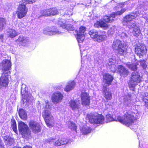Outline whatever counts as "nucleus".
Instances as JSON below:
<instances>
[{"mask_svg": "<svg viewBox=\"0 0 148 148\" xmlns=\"http://www.w3.org/2000/svg\"><path fill=\"white\" fill-rule=\"evenodd\" d=\"M12 127L13 131L15 133H16L17 132V128L16 123H14L12 125Z\"/></svg>", "mask_w": 148, "mask_h": 148, "instance_id": "47", "label": "nucleus"}, {"mask_svg": "<svg viewBox=\"0 0 148 148\" xmlns=\"http://www.w3.org/2000/svg\"><path fill=\"white\" fill-rule=\"evenodd\" d=\"M138 114L136 111L133 112L131 111L125 112L124 114L123 117L118 116L116 121H118L122 123L129 126L133 124L137 119Z\"/></svg>", "mask_w": 148, "mask_h": 148, "instance_id": "1", "label": "nucleus"}, {"mask_svg": "<svg viewBox=\"0 0 148 148\" xmlns=\"http://www.w3.org/2000/svg\"><path fill=\"white\" fill-rule=\"evenodd\" d=\"M103 96L107 100H111L112 98V93L108 88H107L105 86H103Z\"/></svg>", "mask_w": 148, "mask_h": 148, "instance_id": "20", "label": "nucleus"}, {"mask_svg": "<svg viewBox=\"0 0 148 148\" xmlns=\"http://www.w3.org/2000/svg\"><path fill=\"white\" fill-rule=\"evenodd\" d=\"M28 11V9L25 4H21L19 5L17 8L16 14L17 17L19 18H21L25 17Z\"/></svg>", "mask_w": 148, "mask_h": 148, "instance_id": "7", "label": "nucleus"}, {"mask_svg": "<svg viewBox=\"0 0 148 148\" xmlns=\"http://www.w3.org/2000/svg\"><path fill=\"white\" fill-rule=\"evenodd\" d=\"M82 133L84 134H87L91 132V129L88 127L84 126L80 129Z\"/></svg>", "mask_w": 148, "mask_h": 148, "instance_id": "31", "label": "nucleus"}, {"mask_svg": "<svg viewBox=\"0 0 148 148\" xmlns=\"http://www.w3.org/2000/svg\"><path fill=\"white\" fill-rule=\"evenodd\" d=\"M126 11L125 9H122L120 11H118L116 12L112 13L111 14V17L105 16L104 17L103 19L106 22H111L113 20L112 18L115 17L117 15H121Z\"/></svg>", "mask_w": 148, "mask_h": 148, "instance_id": "11", "label": "nucleus"}, {"mask_svg": "<svg viewBox=\"0 0 148 148\" xmlns=\"http://www.w3.org/2000/svg\"><path fill=\"white\" fill-rule=\"evenodd\" d=\"M35 0H22V4L26 5L27 4H32L35 2Z\"/></svg>", "mask_w": 148, "mask_h": 148, "instance_id": "43", "label": "nucleus"}, {"mask_svg": "<svg viewBox=\"0 0 148 148\" xmlns=\"http://www.w3.org/2000/svg\"><path fill=\"white\" fill-rule=\"evenodd\" d=\"M146 47L144 45H137L135 48V52L140 57H141L146 53Z\"/></svg>", "mask_w": 148, "mask_h": 148, "instance_id": "12", "label": "nucleus"}, {"mask_svg": "<svg viewBox=\"0 0 148 148\" xmlns=\"http://www.w3.org/2000/svg\"><path fill=\"white\" fill-rule=\"evenodd\" d=\"M18 128L20 132L22 135H26L29 133V130L28 126L23 122L21 121L18 123Z\"/></svg>", "mask_w": 148, "mask_h": 148, "instance_id": "10", "label": "nucleus"}, {"mask_svg": "<svg viewBox=\"0 0 148 148\" xmlns=\"http://www.w3.org/2000/svg\"><path fill=\"white\" fill-rule=\"evenodd\" d=\"M24 26V24L22 22H20L18 24V26L20 27H23Z\"/></svg>", "mask_w": 148, "mask_h": 148, "instance_id": "51", "label": "nucleus"}, {"mask_svg": "<svg viewBox=\"0 0 148 148\" xmlns=\"http://www.w3.org/2000/svg\"><path fill=\"white\" fill-rule=\"evenodd\" d=\"M58 25L60 27H62L63 28H64L65 27L66 24H64L62 21H59L58 22Z\"/></svg>", "mask_w": 148, "mask_h": 148, "instance_id": "46", "label": "nucleus"}, {"mask_svg": "<svg viewBox=\"0 0 148 148\" xmlns=\"http://www.w3.org/2000/svg\"><path fill=\"white\" fill-rule=\"evenodd\" d=\"M95 41L99 42L106 40L107 39L106 32L104 31H101L98 33Z\"/></svg>", "mask_w": 148, "mask_h": 148, "instance_id": "18", "label": "nucleus"}, {"mask_svg": "<svg viewBox=\"0 0 148 148\" xmlns=\"http://www.w3.org/2000/svg\"><path fill=\"white\" fill-rule=\"evenodd\" d=\"M17 41L19 42H23L25 43L27 41V40L26 38L22 36H19V37Z\"/></svg>", "mask_w": 148, "mask_h": 148, "instance_id": "40", "label": "nucleus"}, {"mask_svg": "<svg viewBox=\"0 0 148 148\" xmlns=\"http://www.w3.org/2000/svg\"><path fill=\"white\" fill-rule=\"evenodd\" d=\"M64 29L69 31H73L74 30V28L72 25L70 24H66Z\"/></svg>", "mask_w": 148, "mask_h": 148, "instance_id": "41", "label": "nucleus"}, {"mask_svg": "<svg viewBox=\"0 0 148 148\" xmlns=\"http://www.w3.org/2000/svg\"><path fill=\"white\" fill-rule=\"evenodd\" d=\"M143 101L145 103V106L148 108V93H146L143 95Z\"/></svg>", "mask_w": 148, "mask_h": 148, "instance_id": "37", "label": "nucleus"}, {"mask_svg": "<svg viewBox=\"0 0 148 148\" xmlns=\"http://www.w3.org/2000/svg\"><path fill=\"white\" fill-rule=\"evenodd\" d=\"M50 11V15H55L57 14L58 13V11L56 8H53L49 9Z\"/></svg>", "mask_w": 148, "mask_h": 148, "instance_id": "39", "label": "nucleus"}, {"mask_svg": "<svg viewBox=\"0 0 148 148\" xmlns=\"http://www.w3.org/2000/svg\"><path fill=\"white\" fill-rule=\"evenodd\" d=\"M66 124L70 128L72 131H75L76 132H77V127L73 122L69 121L67 122Z\"/></svg>", "mask_w": 148, "mask_h": 148, "instance_id": "32", "label": "nucleus"}, {"mask_svg": "<svg viewBox=\"0 0 148 148\" xmlns=\"http://www.w3.org/2000/svg\"><path fill=\"white\" fill-rule=\"evenodd\" d=\"M19 115L20 117L23 120L26 119L27 114L25 111L23 109H20L18 112Z\"/></svg>", "mask_w": 148, "mask_h": 148, "instance_id": "33", "label": "nucleus"}, {"mask_svg": "<svg viewBox=\"0 0 148 148\" xmlns=\"http://www.w3.org/2000/svg\"><path fill=\"white\" fill-rule=\"evenodd\" d=\"M94 26L95 27L98 28L100 27L104 29H107L108 27L107 24L102 21H97L95 23Z\"/></svg>", "mask_w": 148, "mask_h": 148, "instance_id": "22", "label": "nucleus"}, {"mask_svg": "<svg viewBox=\"0 0 148 148\" xmlns=\"http://www.w3.org/2000/svg\"><path fill=\"white\" fill-rule=\"evenodd\" d=\"M142 77L140 76L139 73L138 72H133L131 74L130 78V82L134 83V84L130 85V88L131 89L134 90L135 85H136L141 81Z\"/></svg>", "mask_w": 148, "mask_h": 148, "instance_id": "6", "label": "nucleus"}, {"mask_svg": "<svg viewBox=\"0 0 148 148\" xmlns=\"http://www.w3.org/2000/svg\"><path fill=\"white\" fill-rule=\"evenodd\" d=\"M131 28H129L130 29H132L133 33L134 35L136 36H138L140 34V30L139 27H138L135 23V25H132Z\"/></svg>", "mask_w": 148, "mask_h": 148, "instance_id": "23", "label": "nucleus"}, {"mask_svg": "<svg viewBox=\"0 0 148 148\" xmlns=\"http://www.w3.org/2000/svg\"><path fill=\"white\" fill-rule=\"evenodd\" d=\"M54 139L53 138H51L49 140H46L44 141L45 143H47L48 142L50 143L53 142Z\"/></svg>", "mask_w": 148, "mask_h": 148, "instance_id": "49", "label": "nucleus"}, {"mask_svg": "<svg viewBox=\"0 0 148 148\" xmlns=\"http://www.w3.org/2000/svg\"><path fill=\"white\" fill-rule=\"evenodd\" d=\"M115 29V26H113L108 31L111 33V34H113Z\"/></svg>", "mask_w": 148, "mask_h": 148, "instance_id": "48", "label": "nucleus"}, {"mask_svg": "<svg viewBox=\"0 0 148 148\" xmlns=\"http://www.w3.org/2000/svg\"><path fill=\"white\" fill-rule=\"evenodd\" d=\"M66 13L67 14H68V15H69V16H70V15H71L72 14V12H71V11H68L67 12H66Z\"/></svg>", "mask_w": 148, "mask_h": 148, "instance_id": "52", "label": "nucleus"}, {"mask_svg": "<svg viewBox=\"0 0 148 148\" xmlns=\"http://www.w3.org/2000/svg\"><path fill=\"white\" fill-rule=\"evenodd\" d=\"M106 121L104 117L101 115H90L89 118V122L92 123L96 124H103L105 122L108 123L115 120L110 114L106 115Z\"/></svg>", "mask_w": 148, "mask_h": 148, "instance_id": "3", "label": "nucleus"}, {"mask_svg": "<svg viewBox=\"0 0 148 148\" xmlns=\"http://www.w3.org/2000/svg\"><path fill=\"white\" fill-rule=\"evenodd\" d=\"M40 17H41V16H38V18H40Z\"/></svg>", "mask_w": 148, "mask_h": 148, "instance_id": "58", "label": "nucleus"}, {"mask_svg": "<svg viewBox=\"0 0 148 148\" xmlns=\"http://www.w3.org/2000/svg\"><path fill=\"white\" fill-rule=\"evenodd\" d=\"M88 33L90 37L95 41L98 34L97 31L95 29H93L89 31Z\"/></svg>", "mask_w": 148, "mask_h": 148, "instance_id": "30", "label": "nucleus"}, {"mask_svg": "<svg viewBox=\"0 0 148 148\" xmlns=\"http://www.w3.org/2000/svg\"><path fill=\"white\" fill-rule=\"evenodd\" d=\"M86 30V28L82 26L79 29L77 34V40L79 43L82 42L84 39V32Z\"/></svg>", "mask_w": 148, "mask_h": 148, "instance_id": "13", "label": "nucleus"}, {"mask_svg": "<svg viewBox=\"0 0 148 148\" xmlns=\"http://www.w3.org/2000/svg\"><path fill=\"white\" fill-rule=\"evenodd\" d=\"M3 35H0V40H2L3 38Z\"/></svg>", "mask_w": 148, "mask_h": 148, "instance_id": "54", "label": "nucleus"}, {"mask_svg": "<svg viewBox=\"0 0 148 148\" xmlns=\"http://www.w3.org/2000/svg\"><path fill=\"white\" fill-rule=\"evenodd\" d=\"M119 33L120 36L123 38H127L128 37V33H127L126 31L124 29L120 30Z\"/></svg>", "mask_w": 148, "mask_h": 148, "instance_id": "36", "label": "nucleus"}, {"mask_svg": "<svg viewBox=\"0 0 148 148\" xmlns=\"http://www.w3.org/2000/svg\"><path fill=\"white\" fill-rule=\"evenodd\" d=\"M0 66L3 72H10L9 70L11 67V62L8 60H3L0 63Z\"/></svg>", "mask_w": 148, "mask_h": 148, "instance_id": "14", "label": "nucleus"}, {"mask_svg": "<svg viewBox=\"0 0 148 148\" xmlns=\"http://www.w3.org/2000/svg\"><path fill=\"white\" fill-rule=\"evenodd\" d=\"M7 35L10 38H13L17 35V33L14 29H9L7 31Z\"/></svg>", "mask_w": 148, "mask_h": 148, "instance_id": "29", "label": "nucleus"}, {"mask_svg": "<svg viewBox=\"0 0 148 148\" xmlns=\"http://www.w3.org/2000/svg\"><path fill=\"white\" fill-rule=\"evenodd\" d=\"M82 103L83 106L88 105L90 103V98L89 95L86 92H82L81 94Z\"/></svg>", "mask_w": 148, "mask_h": 148, "instance_id": "15", "label": "nucleus"}, {"mask_svg": "<svg viewBox=\"0 0 148 148\" xmlns=\"http://www.w3.org/2000/svg\"><path fill=\"white\" fill-rule=\"evenodd\" d=\"M75 85V83L74 81L69 82L67 83L64 90L65 91L68 92L73 89L74 88Z\"/></svg>", "mask_w": 148, "mask_h": 148, "instance_id": "26", "label": "nucleus"}, {"mask_svg": "<svg viewBox=\"0 0 148 148\" xmlns=\"http://www.w3.org/2000/svg\"><path fill=\"white\" fill-rule=\"evenodd\" d=\"M4 139L5 145L8 146H10L13 144L14 139L8 136L4 137Z\"/></svg>", "mask_w": 148, "mask_h": 148, "instance_id": "27", "label": "nucleus"}, {"mask_svg": "<svg viewBox=\"0 0 148 148\" xmlns=\"http://www.w3.org/2000/svg\"><path fill=\"white\" fill-rule=\"evenodd\" d=\"M113 49L121 55L124 56L127 53V50L122 42L119 40H114L112 45Z\"/></svg>", "mask_w": 148, "mask_h": 148, "instance_id": "4", "label": "nucleus"}, {"mask_svg": "<svg viewBox=\"0 0 148 148\" xmlns=\"http://www.w3.org/2000/svg\"><path fill=\"white\" fill-rule=\"evenodd\" d=\"M126 66L132 71H135L137 69V64L136 62L134 64L131 63L130 62H128L126 64Z\"/></svg>", "mask_w": 148, "mask_h": 148, "instance_id": "34", "label": "nucleus"}, {"mask_svg": "<svg viewBox=\"0 0 148 148\" xmlns=\"http://www.w3.org/2000/svg\"><path fill=\"white\" fill-rule=\"evenodd\" d=\"M104 85L106 86H108L111 84L113 80L112 77L109 74H105L103 76Z\"/></svg>", "mask_w": 148, "mask_h": 148, "instance_id": "17", "label": "nucleus"}, {"mask_svg": "<svg viewBox=\"0 0 148 148\" xmlns=\"http://www.w3.org/2000/svg\"><path fill=\"white\" fill-rule=\"evenodd\" d=\"M10 72H3L0 78V88L2 87L6 86L9 83Z\"/></svg>", "mask_w": 148, "mask_h": 148, "instance_id": "8", "label": "nucleus"}, {"mask_svg": "<svg viewBox=\"0 0 148 148\" xmlns=\"http://www.w3.org/2000/svg\"><path fill=\"white\" fill-rule=\"evenodd\" d=\"M0 148H4V145L1 144H0Z\"/></svg>", "mask_w": 148, "mask_h": 148, "instance_id": "55", "label": "nucleus"}, {"mask_svg": "<svg viewBox=\"0 0 148 148\" xmlns=\"http://www.w3.org/2000/svg\"><path fill=\"white\" fill-rule=\"evenodd\" d=\"M44 33L49 35H52L56 34H59L60 32L58 30L54 28L51 29H48L47 30L44 31Z\"/></svg>", "mask_w": 148, "mask_h": 148, "instance_id": "24", "label": "nucleus"}, {"mask_svg": "<svg viewBox=\"0 0 148 148\" xmlns=\"http://www.w3.org/2000/svg\"><path fill=\"white\" fill-rule=\"evenodd\" d=\"M95 63H97V64H99L101 63L102 62L101 60L100 59H99L98 58H95Z\"/></svg>", "mask_w": 148, "mask_h": 148, "instance_id": "50", "label": "nucleus"}, {"mask_svg": "<svg viewBox=\"0 0 148 148\" xmlns=\"http://www.w3.org/2000/svg\"><path fill=\"white\" fill-rule=\"evenodd\" d=\"M115 62V60H114L113 59L111 58L109 59V60L108 61V65L111 66V69L112 67H114L115 66V65L114 64Z\"/></svg>", "mask_w": 148, "mask_h": 148, "instance_id": "42", "label": "nucleus"}, {"mask_svg": "<svg viewBox=\"0 0 148 148\" xmlns=\"http://www.w3.org/2000/svg\"><path fill=\"white\" fill-rule=\"evenodd\" d=\"M63 98L62 95L59 92H56L52 95V100L54 103H57L62 100Z\"/></svg>", "mask_w": 148, "mask_h": 148, "instance_id": "16", "label": "nucleus"}, {"mask_svg": "<svg viewBox=\"0 0 148 148\" xmlns=\"http://www.w3.org/2000/svg\"><path fill=\"white\" fill-rule=\"evenodd\" d=\"M5 19L3 18H0V31L5 23Z\"/></svg>", "mask_w": 148, "mask_h": 148, "instance_id": "44", "label": "nucleus"}, {"mask_svg": "<svg viewBox=\"0 0 148 148\" xmlns=\"http://www.w3.org/2000/svg\"><path fill=\"white\" fill-rule=\"evenodd\" d=\"M21 93L22 96V97L23 98V99H26L27 100L28 99L27 97L28 96V92L27 90L24 88H23L22 87L21 91ZM24 100H23L24 101Z\"/></svg>", "mask_w": 148, "mask_h": 148, "instance_id": "35", "label": "nucleus"}, {"mask_svg": "<svg viewBox=\"0 0 148 148\" xmlns=\"http://www.w3.org/2000/svg\"><path fill=\"white\" fill-rule=\"evenodd\" d=\"M124 104L129 107H132L134 105V102L131 100L130 95H128L124 98Z\"/></svg>", "mask_w": 148, "mask_h": 148, "instance_id": "25", "label": "nucleus"}, {"mask_svg": "<svg viewBox=\"0 0 148 148\" xmlns=\"http://www.w3.org/2000/svg\"><path fill=\"white\" fill-rule=\"evenodd\" d=\"M68 142L67 140L65 138H63L61 139L58 140L55 142V145L56 146H60L62 145H65Z\"/></svg>", "mask_w": 148, "mask_h": 148, "instance_id": "28", "label": "nucleus"}, {"mask_svg": "<svg viewBox=\"0 0 148 148\" xmlns=\"http://www.w3.org/2000/svg\"><path fill=\"white\" fill-rule=\"evenodd\" d=\"M139 13L135 12V13H132L131 14L127 15L124 18L123 23L128 28H131L132 25H135V22L133 20L135 18L139 16Z\"/></svg>", "mask_w": 148, "mask_h": 148, "instance_id": "5", "label": "nucleus"}, {"mask_svg": "<svg viewBox=\"0 0 148 148\" xmlns=\"http://www.w3.org/2000/svg\"><path fill=\"white\" fill-rule=\"evenodd\" d=\"M118 69L121 75L123 77H126L127 76L129 71L123 66L119 65L118 66Z\"/></svg>", "mask_w": 148, "mask_h": 148, "instance_id": "21", "label": "nucleus"}, {"mask_svg": "<svg viewBox=\"0 0 148 148\" xmlns=\"http://www.w3.org/2000/svg\"><path fill=\"white\" fill-rule=\"evenodd\" d=\"M140 64L142 66L143 69L146 68L147 67V65L146 61L145 60H142L140 61Z\"/></svg>", "mask_w": 148, "mask_h": 148, "instance_id": "45", "label": "nucleus"}, {"mask_svg": "<svg viewBox=\"0 0 148 148\" xmlns=\"http://www.w3.org/2000/svg\"><path fill=\"white\" fill-rule=\"evenodd\" d=\"M119 5H117L116 6V8H119Z\"/></svg>", "mask_w": 148, "mask_h": 148, "instance_id": "57", "label": "nucleus"}, {"mask_svg": "<svg viewBox=\"0 0 148 148\" xmlns=\"http://www.w3.org/2000/svg\"><path fill=\"white\" fill-rule=\"evenodd\" d=\"M40 13L42 16H50V11H49V9L42 10Z\"/></svg>", "mask_w": 148, "mask_h": 148, "instance_id": "38", "label": "nucleus"}, {"mask_svg": "<svg viewBox=\"0 0 148 148\" xmlns=\"http://www.w3.org/2000/svg\"><path fill=\"white\" fill-rule=\"evenodd\" d=\"M28 125L30 129L34 133H38L41 130L40 125L36 121L32 120L29 122Z\"/></svg>", "mask_w": 148, "mask_h": 148, "instance_id": "9", "label": "nucleus"}, {"mask_svg": "<svg viewBox=\"0 0 148 148\" xmlns=\"http://www.w3.org/2000/svg\"><path fill=\"white\" fill-rule=\"evenodd\" d=\"M45 109L42 113L43 117L47 126L51 127L54 126L55 123L54 118L50 112L51 107L48 101H45L44 104Z\"/></svg>", "mask_w": 148, "mask_h": 148, "instance_id": "2", "label": "nucleus"}, {"mask_svg": "<svg viewBox=\"0 0 148 148\" xmlns=\"http://www.w3.org/2000/svg\"><path fill=\"white\" fill-rule=\"evenodd\" d=\"M119 6H120V7H121V8H122V7H123V6H124V3H119Z\"/></svg>", "mask_w": 148, "mask_h": 148, "instance_id": "53", "label": "nucleus"}, {"mask_svg": "<svg viewBox=\"0 0 148 148\" xmlns=\"http://www.w3.org/2000/svg\"><path fill=\"white\" fill-rule=\"evenodd\" d=\"M65 1H66L67 2H69L71 1V0H64Z\"/></svg>", "mask_w": 148, "mask_h": 148, "instance_id": "56", "label": "nucleus"}, {"mask_svg": "<svg viewBox=\"0 0 148 148\" xmlns=\"http://www.w3.org/2000/svg\"><path fill=\"white\" fill-rule=\"evenodd\" d=\"M69 107L74 111H77L80 108V103H77L75 101L71 100L69 103Z\"/></svg>", "mask_w": 148, "mask_h": 148, "instance_id": "19", "label": "nucleus"}]
</instances>
